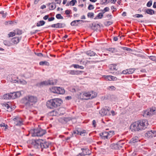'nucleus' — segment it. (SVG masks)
Wrapping results in <instances>:
<instances>
[{
	"label": "nucleus",
	"instance_id": "f257e3e1",
	"mask_svg": "<svg viewBox=\"0 0 156 156\" xmlns=\"http://www.w3.org/2000/svg\"><path fill=\"white\" fill-rule=\"evenodd\" d=\"M148 126L147 121L143 119L135 122L131 124L130 129L132 131H139L144 129Z\"/></svg>",
	"mask_w": 156,
	"mask_h": 156
},
{
	"label": "nucleus",
	"instance_id": "f03ea898",
	"mask_svg": "<svg viewBox=\"0 0 156 156\" xmlns=\"http://www.w3.org/2000/svg\"><path fill=\"white\" fill-rule=\"evenodd\" d=\"M37 101L36 97L33 96H26L21 100V102L27 107H29L33 105V103H36Z\"/></svg>",
	"mask_w": 156,
	"mask_h": 156
},
{
	"label": "nucleus",
	"instance_id": "7ed1b4c3",
	"mask_svg": "<svg viewBox=\"0 0 156 156\" xmlns=\"http://www.w3.org/2000/svg\"><path fill=\"white\" fill-rule=\"evenodd\" d=\"M62 103L61 99L54 98L48 101L46 103L47 107L51 109H53L60 106Z\"/></svg>",
	"mask_w": 156,
	"mask_h": 156
},
{
	"label": "nucleus",
	"instance_id": "20e7f679",
	"mask_svg": "<svg viewBox=\"0 0 156 156\" xmlns=\"http://www.w3.org/2000/svg\"><path fill=\"white\" fill-rule=\"evenodd\" d=\"M32 136H41L45 134L46 131L45 129H41L39 126L37 129H34L33 130Z\"/></svg>",
	"mask_w": 156,
	"mask_h": 156
},
{
	"label": "nucleus",
	"instance_id": "39448f33",
	"mask_svg": "<svg viewBox=\"0 0 156 156\" xmlns=\"http://www.w3.org/2000/svg\"><path fill=\"white\" fill-rule=\"evenodd\" d=\"M84 96L86 97L87 98H84L85 100H88L89 99H92L95 98L97 95V94L95 92H94L92 91L90 92L84 93L83 94Z\"/></svg>",
	"mask_w": 156,
	"mask_h": 156
},
{
	"label": "nucleus",
	"instance_id": "423d86ee",
	"mask_svg": "<svg viewBox=\"0 0 156 156\" xmlns=\"http://www.w3.org/2000/svg\"><path fill=\"white\" fill-rule=\"evenodd\" d=\"M42 140L40 139L33 140L31 144L36 149L39 148H41V145Z\"/></svg>",
	"mask_w": 156,
	"mask_h": 156
},
{
	"label": "nucleus",
	"instance_id": "0eeeda50",
	"mask_svg": "<svg viewBox=\"0 0 156 156\" xmlns=\"http://www.w3.org/2000/svg\"><path fill=\"white\" fill-rule=\"evenodd\" d=\"M155 114H156V109L155 108H150L149 110L145 111L144 112L143 116L147 117V116L153 115Z\"/></svg>",
	"mask_w": 156,
	"mask_h": 156
},
{
	"label": "nucleus",
	"instance_id": "6e6552de",
	"mask_svg": "<svg viewBox=\"0 0 156 156\" xmlns=\"http://www.w3.org/2000/svg\"><path fill=\"white\" fill-rule=\"evenodd\" d=\"M57 83V80H48V81H45L41 82L39 83L40 86L43 85H53L56 84Z\"/></svg>",
	"mask_w": 156,
	"mask_h": 156
},
{
	"label": "nucleus",
	"instance_id": "1a4fd4ad",
	"mask_svg": "<svg viewBox=\"0 0 156 156\" xmlns=\"http://www.w3.org/2000/svg\"><path fill=\"white\" fill-rule=\"evenodd\" d=\"M101 138L104 140L108 139L112 137V134L107 132H104L99 134Z\"/></svg>",
	"mask_w": 156,
	"mask_h": 156
},
{
	"label": "nucleus",
	"instance_id": "9d476101",
	"mask_svg": "<svg viewBox=\"0 0 156 156\" xmlns=\"http://www.w3.org/2000/svg\"><path fill=\"white\" fill-rule=\"evenodd\" d=\"M66 24L64 23H57L56 24H53L51 25L47 26L46 28L51 27L53 28H62L65 27Z\"/></svg>",
	"mask_w": 156,
	"mask_h": 156
},
{
	"label": "nucleus",
	"instance_id": "9b49d317",
	"mask_svg": "<svg viewBox=\"0 0 156 156\" xmlns=\"http://www.w3.org/2000/svg\"><path fill=\"white\" fill-rule=\"evenodd\" d=\"M82 153H79L76 156H85L86 155H90L91 152L88 148L84 149L82 148Z\"/></svg>",
	"mask_w": 156,
	"mask_h": 156
},
{
	"label": "nucleus",
	"instance_id": "f8f14e48",
	"mask_svg": "<svg viewBox=\"0 0 156 156\" xmlns=\"http://www.w3.org/2000/svg\"><path fill=\"white\" fill-rule=\"evenodd\" d=\"M41 145V151H43L44 149H47L49 147V146L51 144V142L49 141H46L42 140Z\"/></svg>",
	"mask_w": 156,
	"mask_h": 156
},
{
	"label": "nucleus",
	"instance_id": "ddd939ff",
	"mask_svg": "<svg viewBox=\"0 0 156 156\" xmlns=\"http://www.w3.org/2000/svg\"><path fill=\"white\" fill-rule=\"evenodd\" d=\"M11 98L14 99L19 97L21 95V93L20 91L13 92L10 93Z\"/></svg>",
	"mask_w": 156,
	"mask_h": 156
},
{
	"label": "nucleus",
	"instance_id": "4468645a",
	"mask_svg": "<svg viewBox=\"0 0 156 156\" xmlns=\"http://www.w3.org/2000/svg\"><path fill=\"white\" fill-rule=\"evenodd\" d=\"M71 119L70 117H62L59 119L58 121L59 122L62 124H66L68 121L71 120Z\"/></svg>",
	"mask_w": 156,
	"mask_h": 156
},
{
	"label": "nucleus",
	"instance_id": "2eb2a0df",
	"mask_svg": "<svg viewBox=\"0 0 156 156\" xmlns=\"http://www.w3.org/2000/svg\"><path fill=\"white\" fill-rule=\"evenodd\" d=\"M144 11L145 12V14L147 13L151 15L155 14L154 11L150 9H145L144 10Z\"/></svg>",
	"mask_w": 156,
	"mask_h": 156
},
{
	"label": "nucleus",
	"instance_id": "dca6fc26",
	"mask_svg": "<svg viewBox=\"0 0 156 156\" xmlns=\"http://www.w3.org/2000/svg\"><path fill=\"white\" fill-rule=\"evenodd\" d=\"M20 39H21L19 37H15L11 39V41L12 42V43H13L14 44H16L19 42Z\"/></svg>",
	"mask_w": 156,
	"mask_h": 156
},
{
	"label": "nucleus",
	"instance_id": "f3484780",
	"mask_svg": "<svg viewBox=\"0 0 156 156\" xmlns=\"http://www.w3.org/2000/svg\"><path fill=\"white\" fill-rule=\"evenodd\" d=\"M154 132L152 131V130L148 131L145 134L146 136L147 137H152L154 136Z\"/></svg>",
	"mask_w": 156,
	"mask_h": 156
},
{
	"label": "nucleus",
	"instance_id": "a211bd4d",
	"mask_svg": "<svg viewBox=\"0 0 156 156\" xmlns=\"http://www.w3.org/2000/svg\"><path fill=\"white\" fill-rule=\"evenodd\" d=\"M85 53L86 55L90 56H93L95 55L97 56V55L96 54V53L95 52L91 50L87 51Z\"/></svg>",
	"mask_w": 156,
	"mask_h": 156
},
{
	"label": "nucleus",
	"instance_id": "6ab92c4d",
	"mask_svg": "<svg viewBox=\"0 0 156 156\" xmlns=\"http://www.w3.org/2000/svg\"><path fill=\"white\" fill-rule=\"evenodd\" d=\"M57 94H63L65 93V90L64 89L60 87H57Z\"/></svg>",
	"mask_w": 156,
	"mask_h": 156
},
{
	"label": "nucleus",
	"instance_id": "aec40b11",
	"mask_svg": "<svg viewBox=\"0 0 156 156\" xmlns=\"http://www.w3.org/2000/svg\"><path fill=\"white\" fill-rule=\"evenodd\" d=\"M123 141V140H120L116 144L118 147V149H120L122 147L123 145L124 144Z\"/></svg>",
	"mask_w": 156,
	"mask_h": 156
},
{
	"label": "nucleus",
	"instance_id": "412c9836",
	"mask_svg": "<svg viewBox=\"0 0 156 156\" xmlns=\"http://www.w3.org/2000/svg\"><path fill=\"white\" fill-rule=\"evenodd\" d=\"M33 76L32 74L30 72H28L22 75V76L24 77L25 78H29Z\"/></svg>",
	"mask_w": 156,
	"mask_h": 156
},
{
	"label": "nucleus",
	"instance_id": "4be33fe9",
	"mask_svg": "<svg viewBox=\"0 0 156 156\" xmlns=\"http://www.w3.org/2000/svg\"><path fill=\"white\" fill-rule=\"evenodd\" d=\"M99 113L102 116H103L106 115L108 113L107 111L106 110V109L105 108L101 109L99 111Z\"/></svg>",
	"mask_w": 156,
	"mask_h": 156
},
{
	"label": "nucleus",
	"instance_id": "5701e85b",
	"mask_svg": "<svg viewBox=\"0 0 156 156\" xmlns=\"http://www.w3.org/2000/svg\"><path fill=\"white\" fill-rule=\"evenodd\" d=\"M106 50L108 51H110L112 53H115L117 52L118 51L116 48H106Z\"/></svg>",
	"mask_w": 156,
	"mask_h": 156
},
{
	"label": "nucleus",
	"instance_id": "b1692460",
	"mask_svg": "<svg viewBox=\"0 0 156 156\" xmlns=\"http://www.w3.org/2000/svg\"><path fill=\"white\" fill-rule=\"evenodd\" d=\"M77 135H79L81 136H84V134L86 133L85 130H83L82 131H80L79 129L77 130Z\"/></svg>",
	"mask_w": 156,
	"mask_h": 156
},
{
	"label": "nucleus",
	"instance_id": "393cba45",
	"mask_svg": "<svg viewBox=\"0 0 156 156\" xmlns=\"http://www.w3.org/2000/svg\"><path fill=\"white\" fill-rule=\"evenodd\" d=\"M45 22L43 20H41L36 24L37 27H40L44 25L45 23Z\"/></svg>",
	"mask_w": 156,
	"mask_h": 156
},
{
	"label": "nucleus",
	"instance_id": "a878e982",
	"mask_svg": "<svg viewBox=\"0 0 156 156\" xmlns=\"http://www.w3.org/2000/svg\"><path fill=\"white\" fill-rule=\"evenodd\" d=\"M138 141V137H135L134 138H132L130 141V142L132 144H134L136 142Z\"/></svg>",
	"mask_w": 156,
	"mask_h": 156
},
{
	"label": "nucleus",
	"instance_id": "bb28decb",
	"mask_svg": "<svg viewBox=\"0 0 156 156\" xmlns=\"http://www.w3.org/2000/svg\"><path fill=\"white\" fill-rule=\"evenodd\" d=\"M72 66L73 67L75 68L80 69H83L84 68L83 66H79L77 64H73Z\"/></svg>",
	"mask_w": 156,
	"mask_h": 156
},
{
	"label": "nucleus",
	"instance_id": "cd10ccee",
	"mask_svg": "<svg viewBox=\"0 0 156 156\" xmlns=\"http://www.w3.org/2000/svg\"><path fill=\"white\" fill-rule=\"evenodd\" d=\"M3 43L5 45H7L8 46H10L13 45L12 43L8 41L5 40L3 41Z\"/></svg>",
	"mask_w": 156,
	"mask_h": 156
},
{
	"label": "nucleus",
	"instance_id": "c85d7f7f",
	"mask_svg": "<svg viewBox=\"0 0 156 156\" xmlns=\"http://www.w3.org/2000/svg\"><path fill=\"white\" fill-rule=\"evenodd\" d=\"M116 65L112 64L109 66V68L111 70H116Z\"/></svg>",
	"mask_w": 156,
	"mask_h": 156
},
{
	"label": "nucleus",
	"instance_id": "c756f323",
	"mask_svg": "<svg viewBox=\"0 0 156 156\" xmlns=\"http://www.w3.org/2000/svg\"><path fill=\"white\" fill-rule=\"evenodd\" d=\"M15 125L16 126H20L23 124L22 121L20 119L16 123L15 122Z\"/></svg>",
	"mask_w": 156,
	"mask_h": 156
},
{
	"label": "nucleus",
	"instance_id": "7c9ffc66",
	"mask_svg": "<svg viewBox=\"0 0 156 156\" xmlns=\"http://www.w3.org/2000/svg\"><path fill=\"white\" fill-rule=\"evenodd\" d=\"M3 98L4 99H11V95L10 94H6L3 95Z\"/></svg>",
	"mask_w": 156,
	"mask_h": 156
},
{
	"label": "nucleus",
	"instance_id": "2f4dec72",
	"mask_svg": "<svg viewBox=\"0 0 156 156\" xmlns=\"http://www.w3.org/2000/svg\"><path fill=\"white\" fill-rule=\"evenodd\" d=\"M39 64L40 65H46V66H49V64L48 62L44 61H41L39 62Z\"/></svg>",
	"mask_w": 156,
	"mask_h": 156
},
{
	"label": "nucleus",
	"instance_id": "473e14b6",
	"mask_svg": "<svg viewBox=\"0 0 156 156\" xmlns=\"http://www.w3.org/2000/svg\"><path fill=\"white\" fill-rule=\"evenodd\" d=\"M110 147L112 149L117 150L118 149V147L116 144H112L110 145Z\"/></svg>",
	"mask_w": 156,
	"mask_h": 156
},
{
	"label": "nucleus",
	"instance_id": "72a5a7b5",
	"mask_svg": "<svg viewBox=\"0 0 156 156\" xmlns=\"http://www.w3.org/2000/svg\"><path fill=\"white\" fill-rule=\"evenodd\" d=\"M91 28L94 30H98V27L96 25V23H93L91 24Z\"/></svg>",
	"mask_w": 156,
	"mask_h": 156
},
{
	"label": "nucleus",
	"instance_id": "f704fd0d",
	"mask_svg": "<svg viewBox=\"0 0 156 156\" xmlns=\"http://www.w3.org/2000/svg\"><path fill=\"white\" fill-rule=\"evenodd\" d=\"M57 87H53L51 89V91L54 93H57Z\"/></svg>",
	"mask_w": 156,
	"mask_h": 156
},
{
	"label": "nucleus",
	"instance_id": "c9c22d12",
	"mask_svg": "<svg viewBox=\"0 0 156 156\" xmlns=\"http://www.w3.org/2000/svg\"><path fill=\"white\" fill-rule=\"evenodd\" d=\"M17 82L18 83L19 82L21 84H26L27 83V82L24 80L22 79V80H19L17 81Z\"/></svg>",
	"mask_w": 156,
	"mask_h": 156
},
{
	"label": "nucleus",
	"instance_id": "e433bc0d",
	"mask_svg": "<svg viewBox=\"0 0 156 156\" xmlns=\"http://www.w3.org/2000/svg\"><path fill=\"white\" fill-rule=\"evenodd\" d=\"M77 23V22L76 21V20H74L71 22L70 25L72 26H78Z\"/></svg>",
	"mask_w": 156,
	"mask_h": 156
},
{
	"label": "nucleus",
	"instance_id": "4c0bfd02",
	"mask_svg": "<svg viewBox=\"0 0 156 156\" xmlns=\"http://www.w3.org/2000/svg\"><path fill=\"white\" fill-rule=\"evenodd\" d=\"M121 48L124 50H126L129 51H132L133 50L130 48H129L126 47H121Z\"/></svg>",
	"mask_w": 156,
	"mask_h": 156
},
{
	"label": "nucleus",
	"instance_id": "58836bf2",
	"mask_svg": "<svg viewBox=\"0 0 156 156\" xmlns=\"http://www.w3.org/2000/svg\"><path fill=\"white\" fill-rule=\"evenodd\" d=\"M128 74H131L133 73L134 71L135 70L134 69L131 68L128 69Z\"/></svg>",
	"mask_w": 156,
	"mask_h": 156
},
{
	"label": "nucleus",
	"instance_id": "ea45409f",
	"mask_svg": "<svg viewBox=\"0 0 156 156\" xmlns=\"http://www.w3.org/2000/svg\"><path fill=\"white\" fill-rule=\"evenodd\" d=\"M87 16L88 17L93 18L94 16V13L93 12H88Z\"/></svg>",
	"mask_w": 156,
	"mask_h": 156
},
{
	"label": "nucleus",
	"instance_id": "a19ab883",
	"mask_svg": "<svg viewBox=\"0 0 156 156\" xmlns=\"http://www.w3.org/2000/svg\"><path fill=\"white\" fill-rule=\"evenodd\" d=\"M3 106L4 107H6L7 109H9V108H10V109L9 110L11 111V108L10 107L9 105L8 104L6 103H4L3 104Z\"/></svg>",
	"mask_w": 156,
	"mask_h": 156
},
{
	"label": "nucleus",
	"instance_id": "79ce46f5",
	"mask_svg": "<svg viewBox=\"0 0 156 156\" xmlns=\"http://www.w3.org/2000/svg\"><path fill=\"white\" fill-rule=\"evenodd\" d=\"M56 17L58 19H63V17L60 14H58L56 15Z\"/></svg>",
	"mask_w": 156,
	"mask_h": 156
},
{
	"label": "nucleus",
	"instance_id": "37998d69",
	"mask_svg": "<svg viewBox=\"0 0 156 156\" xmlns=\"http://www.w3.org/2000/svg\"><path fill=\"white\" fill-rule=\"evenodd\" d=\"M15 32L17 34L20 35L22 34V30L18 29H16L15 30Z\"/></svg>",
	"mask_w": 156,
	"mask_h": 156
},
{
	"label": "nucleus",
	"instance_id": "c03bdc74",
	"mask_svg": "<svg viewBox=\"0 0 156 156\" xmlns=\"http://www.w3.org/2000/svg\"><path fill=\"white\" fill-rule=\"evenodd\" d=\"M52 5H51L50 7L51 8V10H53L55 9L56 8L55 3L52 2Z\"/></svg>",
	"mask_w": 156,
	"mask_h": 156
},
{
	"label": "nucleus",
	"instance_id": "a18cd8bd",
	"mask_svg": "<svg viewBox=\"0 0 156 156\" xmlns=\"http://www.w3.org/2000/svg\"><path fill=\"white\" fill-rule=\"evenodd\" d=\"M76 2V0H72L69 2V4L70 5L74 6Z\"/></svg>",
	"mask_w": 156,
	"mask_h": 156
},
{
	"label": "nucleus",
	"instance_id": "49530a36",
	"mask_svg": "<svg viewBox=\"0 0 156 156\" xmlns=\"http://www.w3.org/2000/svg\"><path fill=\"white\" fill-rule=\"evenodd\" d=\"M149 58L151 60L153 61H155L156 60V56H148Z\"/></svg>",
	"mask_w": 156,
	"mask_h": 156
},
{
	"label": "nucleus",
	"instance_id": "de8ad7c7",
	"mask_svg": "<svg viewBox=\"0 0 156 156\" xmlns=\"http://www.w3.org/2000/svg\"><path fill=\"white\" fill-rule=\"evenodd\" d=\"M113 22L110 21H108L106 22L105 23V25L106 26H109L111 25L112 23Z\"/></svg>",
	"mask_w": 156,
	"mask_h": 156
},
{
	"label": "nucleus",
	"instance_id": "09e8293b",
	"mask_svg": "<svg viewBox=\"0 0 156 156\" xmlns=\"http://www.w3.org/2000/svg\"><path fill=\"white\" fill-rule=\"evenodd\" d=\"M143 16L142 14H136L133 15V17L136 18L142 17Z\"/></svg>",
	"mask_w": 156,
	"mask_h": 156
},
{
	"label": "nucleus",
	"instance_id": "8fccbe9b",
	"mask_svg": "<svg viewBox=\"0 0 156 156\" xmlns=\"http://www.w3.org/2000/svg\"><path fill=\"white\" fill-rule=\"evenodd\" d=\"M103 16V15L102 13H99L97 15V17L99 19H101Z\"/></svg>",
	"mask_w": 156,
	"mask_h": 156
},
{
	"label": "nucleus",
	"instance_id": "3c124183",
	"mask_svg": "<svg viewBox=\"0 0 156 156\" xmlns=\"http://www.w3.org/2000/svg\"><path fill=\"white\" fill-rule=\"evenodd\" d=\"M0 126L1 127H5V130L6 129H7L8 127V126L7 125H5V123H2L1 124H0Z\"/></svg>",
	"mask_w": 156,
	"mask_h": 156
},
{
	"label": "nucleus",
	"instance_id": "603ef678",
	"mask_svg": "<svg viewBox=\"0 0 156 156\" xmlns=\"http://www.w3.org/2000/svg\"><path fill=\"white\" fill-rule=\"evenodd\" d=\"M152 1H149L147 4V6L148 7H150L152 5Z\"/></svg>",
	"mask_w": 156,
	"mask_h": 156
},
{
	"label": "nucleus",
	"instance_id": "864d4df0",
	"mask_svg": "<svg viewBox=\"0 0 156 156\" xmlns=\"http://www.w3.org/2000/svg\"><path fill=\"white\" fill-rule=\"evenodd\" d=\"M75 75L80 74L81 73H83V71H82L76 70L74 71Z\"/></svg>",
	"mask_w": 156,
	"mask_h": 156
},
{
	"label": "nucleus",
	"instance_id": "5fc2aeb1",
	"mask_svg": "<svg viewBox=\"0 0 156 156\" xmlns=\"http://www.w3.org/2000/svg\"><path fill=\"white\" fill-rule=\"evenodd\" d=\"M16 33L12 32L9 33L8 34V36L9 37H13L15 36Z\"/></svg>",
	"mask_w": 156,
	"mask_h": 156
},
{
	"label": "nucleus",
	"instance_id": "6e6d98bb",
	"mask_svg": "<svg viewBox=\"0 0 156 156\" xmlns=\"http://www.w3.org/2000/svg\"><path fill=\"white\" fill-rule=\"evenodd\" d=\"M94 8V6L91 4H90L88 7V9L89 10L93 9Z\"/></svg>",
	"mask_w": 156,
	"mask_h": 156
},
{
	"label": "nucleus",
	"instance_id": "4d7b16f0",
	"mask_svg": "<svg viewBox=\"0 0 156 156\" xmlns=\"http://www.w3.org/2000/svg\"><path fill=\"white\" fill-rule=\"evenodd\" d=\"M67 73L70 74L75 75V72L74 70H71L67 72Z\"/></svg>",
	"mask_w": 156,
	"mask_h": 156
},
{
	"label": "nucleus",
	"instance_id": "13d9d810",
	"mask_svg": "<svg viewBox=\"0 0 156 156\" xmlns=\"http://www.w3.org/2000/svg\"><path fill=\"white\" fill-rule=\"evenodd\" d=\"M108 77L111 78V80H116L117 79V78L116 77H115L112 76H108Z\"/></svg>",
	"mask_w": 156,
	"mask_h": 156
},
{
	"label": "nucleus",
	"instance_id": "bf43d9fd",
	"mask_svg": "<svg viewBox=\"0 0 156 156\" xmlns=\"http://www.w3.org/2000/svg\"><path fill=\"white\" fill-rule=\"evenodd\" d=\"M108 89L110 90V89H111L112 90H115V87L114 86H111L108 87Z\"/></svg>",
	"mask_w": 156,
	"mask_h": 156
},
{
	"label": "nucleus",
	"instance_id": "052dcab7",
	"mask_svg": "<svg viewBox=\"0 0 156 156\" xmlns=\"http://www.w3.org/2000/svg\"><path fill=\"white\" fill-rule=\"evenodd\" d=\"M20 119V118L19 117H17L14 118L13 120L14 122H15L16 123Z\"/></svg>",
	"mask_w": 156,
	"mask_h": 156
},
{
	"label": "nucleus",
	"instance_id": "680f3d73",
	"mask_svg": "<svg viewBox=\"0 0 156 156\" xmlns=\"http://www.w3.org/2000/svg\"><path fill=\"white\" fill-rule=\"evenodd\" d=\"M71 10H66L65 11V12L66 15H69L71 13Z\"/></svg>",
	"mask_w": 156,
	"mask_h": 156
},
{
	"label": "nucleus",
	"instance_id": "e2e57ef3",
	"mask_svg": "<svg viewBox=\"0 0 156 156\" xmlns=\"http://www.w3.org/2000/svg\"><path fill=\"white\" fill-rule=\"evenodd\" d=\"M36 55L39 57L43 56V55L41 53H35Z\"/></svg>",
	"mask_w": 156,
	"mask_h": 156
},
{
	"label": "nucleus",
	"instance_id": "0e129e2a",
	"mask_svg": "<svg viewBox=\"0 0 156 156\" xmlns=\"http://www.w3.org/2000/svg\"><path fill=\"white\" fill-rule=\"evenodd\" d=\"M54 19H55L54 17H52L51 18H48V21L50 22V21H51L54 20Z\"/></svg>",
	"mask_w": 156,
	"mask_h": 156
},
{
	"label": "nucleus",
	"instance_id": "69168bd1",
	"mask_svg": "<svg viewBox=\"0 0 156 156\" xmlns=\"http://www.w3.org/2000/svg\"><path fill=\"white\" fill-rule=\"evenodd\" d=\"M122 73L124 74H128V69H126L125 70H124L122 71Z\"/></svg>",
	"mask_w": 156,
	"mask_h": 156
},
{
	"label": "nucleus",
	"instance_id": "338daca9",
	"mask_svg": "<svg viewBox=\"0 0 156 156\" xmlns=\"http://www.w3.org/2000/svg\"><path fill=\"white\" fill-rule=\"evenodd\" d=\"M49 17V16L48 15H45L43 17V19L44 20H47L48 19Z\"/></svg>",
	"mask_w": 156,
	"mask_h": 156
},
{
	"label": "nucleus",
	"instance_id": "774afa93",
	"mask_svg": "<svg viewBox=\"0 0 156 156\" xmlns=\"http://www.w3.org/2000/svg\"><path fill=\"white\" fill-rule=\"evenodd\" d=\"M109 8L108 7H105L104 9V11H105V12H108L109 11Z\"/></svg>",
	"mask_w": 156,
	"mask_h": 156
}]
</instances>
